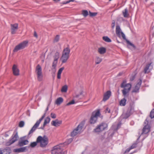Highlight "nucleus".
<instances>
[{"label":"nucleus","mask_w":154,"mask_h":154,"mask_svg":"<svg viewBox=\"0 0 154 154\" xmlns=\"http://www.w3.org/2000/svg\"><path fill=\"white\" fill-rule=\"evenodd\" d=\"M122 12L124 17H128V11L126 8L125 9V11H123Z\"/></svg>","instance_id":"nucleus-32"},{"label":"nucleus","mask_w":154,"mask_h":154,"mask_svg":"<svg viewBox=\"0 0 154 154\" xmlns=\"http://www.w3.org/2000/svg\"><path fill=\"white\" fill-rule=\"evenodd\" d=\"M72 138H69L67 140L65 143H66V144H68L70 143L72 141Z\"/></svg>","instance_id":"nucleus-41"},{"label":"nucleus","mask_w":154,"mask_h":154,"mask_svg":"<svg viewBox=\"0 0 154 154\" xmlns=\"http://www.w3.org/2000/svg\"><path fill=\"white\" fill-rule=\"evenodd\" d=\"M105 111L106 112L109 113L110 112V110L109 108L107 107L105 110Z\"/></svg>","instance_id":"nucleus-49"},{"label":"nucleus","mask_w":154,"mask_h":154,"mask_svg":"<svg viewBox=\"0 0 154 154\" xmlns=\"http://www.w3.org/2000/svg\"><path fill=\"white\" fill-rule=\"evenodd\" d=\"M134 103L133 102H131L130 103V106L129 107L128 111L129 112H130L131 114H132L134 112Z\"/></svg>","instance_id":"nucleus-18"},{"label":"nucleus","mask_w":154,"mask_h":154,"mask_svg":"<svg viewBox=\"0 0 154 154\" xmlns=\"http://www.w3.org/2000/svg\"><path fill=\"white\" fill-rule=\"evenodd\" d=\"M60 0H54V1L56 2L60 1Z\"/></svg>","instance_id":"nucleus-64"},{"label":"nucleus","mask_w":154,"mask_h":154,"mask_svg":"<svg viewBox=\"0 0 154 154\" xmlns=\"http://www.w3.org/2000/svg\"><path fill=\"white\" fill-rule=\"evenodd\" d=\"M60 38V36L59 35H57L55 37V38L54 39V42H58Z\"/></svg>","instance_id":"nucleus-37"},{"label":"nucleus","mask_w":154,"mask_h":154,"mask_svg":"<svg viewBox=\"0 0 154 154\" xmlns=\"http://www.w3.org/2000/svg\"><path fill=\"white\" fill-rule=\"evenodd\" d=\"M142 82V80L141 79H139L138 81L137 82L135 85L134 88L132 91V93H138L140 87Z\"/></svg>","instance_id":"nucleus-12"},{"label":"nucleus","mask_w":154,"mask_h":154,"mask_svg":"<svg viewBox=\"0 0 154 154\" xmlns=\"http://www.w3.org/2000/svg\"><path fill=\"white\" fill-rule=\"evenodd\" d=\"M34 36L36 38H38V35L37 34L36 32L35 31H34Z\"/></svg>","instance_id":"nucleus-53"},{"label":"nucleus","mask_w":154,"mask_h":154,"mask_svg":"<svg viewBox=\"0 0 154 154\" xmlns=\"http://www.w3.org/2000/svg\"><path fill=\"white\" fill-rule=\"evenodd\" d=\"M61 74H59L57 73V78L58 79H60L61 78Z\"/></svg>","instance_id":"nucleus-55"},{"label":"nucleus","mask_w":154,"mask_h":154,"mask_svg":"<svg viewBox=\"0 0 154 154\" xmlns=\"http://www.w3.org/2000/svg\"><path fill=\"white\" fill-rule=\"evenodd\" d=\"M44 128L45 127L44 126H42L40 128H39V129H40L43 130V129H44Z\"/></svg>","instance_id":"nucleus-59"},{"label":"nucleus","mask_w":154,"mask_h":154,"mask_svg":"<svg viewBox=\"0 0 154 154\" xmlns=\"http://www.w3.org/2000/svg\"><path fill=\"white\" fill-rule=\"evenodd\" d=\"M85 121H83L81 122L77 127L71 132V136L74 137L81 132L85 124Z\"/></svg>","instance_id":"nucleus-4"},{"label":"nucleus","mask_w":154,"mask_h":154,"mask_svg":"<svg viewBox=\"0 0 154 154\" xmlns=\"http://www.w3.org/2000/svg\"><path fill=\"white\" fill-rule=\"evenodd\" d=\"M50 117H48L45 120L44 122L48 124L49 123L50 121Z\"/></svg>","instance_id":"nucleus-38"},{"label":"nucleus","mask_w":154,"mask_h":154,"mask_svg":"<svg viewBox=\"0 0 154 154\" xmlns=\"http://www.w3.org/2000/svg\"><path fill=\"white\" fill-rule=\"evenodd\" d=\"M100 114V112L99 111L96 112L95 113L93 112L89 120L90 123L91 124L96 123L97 121V117Z\"/></svg>","instance_id":"nucleus-8"},{"label":"nucleus","mask_w":154,"mask_h":154,"mask_svg":"<svg viewBox=\"0 0 154 154\" xmlns=\"http://www.w3.org/2000/svg\"><path fill=\"white\" fill-rule=\"evenodd\" d=\"M47 124V123H46V122H44V124H43V126H44V127H45V125H46Z\"/></svg>","instance_id":"nucleus-60"},{"label":"nucleus","mask_w":154,"mask_h":154,"mask_svg":"<svg viewBox=\"0 0 154 154\" xmlns=\"http://www.w3.org/2000/svg\"><path fill=\"white\" fill-rule=\"evenodd\" d=\"M63 143H61L54 146L51 150L52 154H58L63 152Z\"/></svg>","instance_id":"nucleus-6"},{"label":"nucleus","mask_w":154,"mask_h":154,"mask_svg":"<svg viewBox=\"0 0 154 154\" xmlns=\"http://www.w3.org/2000/svg\"><path fill=\"white\" fill-rule=\"evenodd\" d=\"M137 146V143H133L130 147L131 149H133L135 148H136Z\"/></svg>","instance_id":"nucleus-44"},{"label":"nucleus","mask_w":154,"mask_h":154,"mask_svg":"<svg viewBox=\"0 0 154 154\" xmlns=\"http://www.w3.org/2000/svg\"><path fill=\"white\" fill-rule=\"evenodd\" d=\"M116 29H120V26L119 25H116Z\"/></svg>","instance_id":"nucleus-57"},{"label":"nucleus","mask_w":154,"mask_h":154,"mask_svg":"<svg viewBox=\"0 0 154 154\" xmlns=\"http://www.w3.org/2000/svg\"><path fill=\"white\" fill-rule=\"evenodd\" d=\"M150 33L152 34V37H154V29H151L150 31Z\"/></svg>","instance_id":"nucleus-52"},{"label":"nucleus","mask_w":154,"mask_h":154,"mask_svg":"<svg viewBox=\"0 0 154 154\" xmlns=\"http://www.w3.org/2000/svg\"><path fill=\"white\" fill-rule=\"evenodd\" d=\"M63 99L62 97H59L56 100L55 103L58 105H60L63 101Z\"/></svg>","instance_id":"nucleus-25"},{"label":"nucleus","mask_w":154,"mask_h":154,"mask_svg":"<svg viewBox=\"0 0 154 154\" xmlns=\"http://www.w3.org/2000/svg\"><path fill=\"white\" fill-rule=\"evenodd\" d=\"M67 86L66 85H65L63 86L61 90V91L62 92H66L67 90Z\"/></svg>","instance_id":"nucleus-30"},{"label":"nucleus","mask_w":154,"mask_h":154,"mask_svg":"<svg viewBox=\"0 0 154 154\" xmlns=\"http://www.w3.org/2000/svg\"><path fill=\"white\" fill-rule=\"evenodd\" d=\"M127 97H124V98L122 99L119 102L120 105L121 106H125L126 104V98Z\"/></svg>","instance_id":"nucleus-23"},{"label":"nucleus","mask_w":154,"mask_h":154,"mask_svg":"<svg viewBox=\"0 0 154 154\" xmlns=\"http://www.w3.org/2000/svg\"><path fill=\"white\" fill-rule=\"evenodd\" d=\"M111 95V92L110 91H107L104 94L103 101H105L108 100Z\"/></svg>","instance_id":"nucleus-15"},{"label":"nucleus","mask_w":154,"mask_h":154,"mask_svg":"<svg viewBox=\"0 0 154 154\" xmlns=\"http://www.w3.org/2000/svg\"><path fill=\"white\" fill-rule=\"evenodd\" d=\"M134 123V122L132 121L131 122V124L132 125H133V124Z\"/></svg>","instance_id":"nucleus-63"},{"label":"nucleus","mask_w":154,"mask_h":154,"mask_svg":"<svg viewBox=\"0 0 154 154\" xmlns=\"http://www.w3.org/2000/svg\"><path fill=\"white\" fill-rule=\"evenodd\" d=\"M35 71L37 75L38 80L39 81L42 80V69L41 66L38 64L36 67Z\"/></svg>","instance_id":"nucleus-11"},{"label":"nucleus","mask_w":154,"mask_h":154,"mask_svg":"<svg viewBox=\"0 0 154 154\" xmlns=\"http://www.w3.org/2000/svg\"><path fill=\"white\" fill-rule=\"evenodd\" d=\"M98 51L100 54H103L106 52V49L103 47L99 48L98 49Z\"/></svg>","instance_id":"nucleus-26"},{"label":"nucleus","mask_w":154,"mask_h":154,"mask_svg":"<svg viewBox=\"0 0 154 154\" xmlns=\"http://www.w3.org/2000/svg\"><path fill=\"white\" fill-rule=\"evenodd\" d=\"M82 14L85 17H87L88 15V12L87 10H83L82 11Z\"/></svg>","instance_id":"nucleus-33"},{"label":"nucleus","mask_w":154,"mask_h":154,"mask_svg":"<svg viewBox=\"0 0 154 154\" xmlns=\"http://www.w3.org/2000/svg\"><path fill=\"white\" fill-rule=\"evenodd\" d=\"M74 1V0H69V2H73Z\"/></svg>","instance_id":"nucleus-62"},{"label":"nucleus","mask_w":154,"mask_h":154,"mask_svg":"<svg viewBox=\"0 0 154 154\" xmlns=\"http://www.w3.org/2000/svg\"><path fill=\"white\" fill-rule=\"evenodd\" d=\"M0 154H3L2 151L1 150V149H0Z\"/></svg>","instance_id":"nucleus-61"},{"label":"nucleus","mask_w":154,"mask_h":154,"mask_svg":"<svg viewBox=\"0 0 154 154\" xmlns=\"http://www.w3.org/2000/svg\"><path fill=\"white\" fill-rule=\"evenodd\" d=\"M70 51V50L69 48V47H67L64 49L62 54L69 56Z\"/></svg>","instance_id":"nucleus-24"},{"label":"nucleus","mask_w":154,"mask_h":154,"mask_svg":"<svg viewBox=\"0 0 154 154\" xmlns=\"http://www.w3.org/2000/svg\"><path fill=\"white\" fill-rule=\"evenodd\" d=\"M28 42V41L26 40L20 43L15 47L13 50L14 52H17L19 50L24 48L27 46Z\"/></svg>","instance_id":"nucleus-7"},{"label":"nucleus","mask_w":154,"mask_h":154,"mask_svg":"<svg viewBox=\"0 0 154 154\" xmlns=\"http://www.w3.org/2000/svg\"><path fill=\"white\" fill-rule=\"evenodd\" d=\"M75 103V101L74 100H72L70 102H69V103H68L66 104V106H69L70 105L73 104Z\"/></svg>","instance_id":"nucleus-42"},{"label":"nucleus","mask_w":154,"mask_h":154,"mask_svg":"<svg viewBox=\"0 0 154 154\" xmlns=\"http://www.w3.org/2000/svg\"><path fill=\"white\" fill-rule=\"evenodd\" d=\"M51 116L53 119H55L56 118V115L55 113H51Z\"/></svg>","instance_id":"nucleus-46"},{"label":"nucleus","mask_w":154,"mask_h":154,"mask_svg":"<svg viewBox=\"0 0 154 154\" xmlns=\"http://www.w3.org/2000/svg\"><path fill=\"white\" fill-rule=\"evenodd\" d=\"M85 95L84 94V92L83 91H81L80 94L76 95L75 97L78 98L79 99H82L84 97Z\"/></svg>","instance_id":"nucleus-22"},{"label":"nucleus","mask_w":154,"mask_h":154,"mask_svg":"<svg viewBox=\"0 0 154 154\" xmlns=\"http://www.w3.org/2000/svg\"><path fill=\"white\" fill-rule=\"evenodd\" d=\"M11 29H17L18 27V24L17 23L13 24H11Z\"/></svg>","instance_id":"nucleus-34"},{"label":"nucleus","mask_w":154,"mask_h":154,"mask_svg":"<svg viewBox=\"0 0 154 154\" xmlns=\"http://www.w3.org/2000/svg\"><path fill=\"white\" fill-rule=\"evenodd\" d=\"M126 80H124L121 84L120 87L123 88L122 90V92L124 97H128L129 92L131 88V85L130 83H127Z\"/></svg>","instance_id":"nucleus-2"},{"label":"nucleus","mask_w":154,"mask_h":154,"mask_svg":"<svg viewBox=\"0 0 154 154\" xmlns=\"http://www.w3.org/2000/svg\"><path fill=\"white\" fill-rule=\"evenodd\" d=\"M101 61L102 59L99 57H98L97 58V60L95 62L96 64H98L100 63L101 62Z\"/></svg>","instance_id":"nucleus-39"},{"label":"nucleus","mask_w":154,"mask_h":154,"mask_svg":"<svg viewBox=\"0 0 154 154\" xmlns=\"http://www.w3.org/2000/svg\"><path fill=\"white\" fill-rule=\"evenodd\" d=\"M38 143H40V146L42 147H45L48 143V138L45 136L43 137L41 136H39L37 138L35 142H31L30 146L32 148L35 147Z\"/></svg>","instance_id":"nucleus-1"},{"label":"nucleus","mask_w":154,"mask_h":154,"mask_svg":"<svg viewBox=\"0 0 154 154\" xmlns=\"http://www.w3.org/2000/svg\"><path fill=\"white\" fill-rule=\"evenodd\" d=\"M144 123L146 125L144 126L143 129L142 134H146L149 133L151 127L150 126V123L149 121V117L146 118Z\"/></svg>","instance_id":"nucleus-5"},{"label":"nucleus","mask_w":154,"mask_h":154,"mask_svg":"<svg viewBox=\"0 0 154 154\" xmlns=\"http://www.w3.org/2000/svg\"><path fill=\"white\" fill-rule=\"evenodd\" d=\"M69 3V0L68 1H67L66 2H62L63 4H68V3Z\"/></svg>","instance_id":"nucleus-56"},{"label":"nucleus","mask_w":154,"mask_h":154,"mask_svg":"<svg viewBox=\"0 0 154 154\" xmlns=\"http://www.w3.org/2000/svg\"><path fill=\"white\" fill-rule=\"evenodd\" d=\"M69 57V55L62 54V57L61 58V60H62V63H64L66 62L67 60L68 59Z\"/></svg>","instance_id":"nucleus-20"},{"label":"nucleus","mask_w":154,"mask_h":154,"mask_svg":"<svg viewBox=\"0 0 154 154\" xmlns=\"http://www.w3.org/2000/svg\"><path fill=\"white\" fill-rule=\"evenodd\" d=\"M64 68L63 67H62L60 68L58 72V73L59 74H61L63 70L64 69Z\"/></svg>","instance_id":"nucleus-45"},{"label":"nucleus","mask_w":154,"mask_h":154,"mask_svg":"<svg viewBox=\"0 0 154 154\" xmlns=\"http://www.w3.org/2000/svg\"><path fill=\"white\" fill-rule=\"evenodd\" d=\"M103 40L106 42H110L112 41L111 39L108 36H103Z\"/></svg>","instance_id":"nucleus-29"},{"label":"nucleus","mask_w":154,"mask_h":154,"mask_svg":"<svg viewBox=\"0 0 154 154\" xmlns=\"http://www.w3.org/2000/svg\"><path fill=\"white\" fill-rule=\"evenodd\" d=\"M149 119L150 118L151 119H152L154 118V108L151 111L150 114Z\"/></svg>","instance_id":"nucleus-31"},{"label":"nucleus","mask_w":154,"mask_h":154,"mask_svg":"<svg viewBox=\"0 0 154 154\" xmlns=\"http://www.w3.org/2000/svg\"><path fill=\"white\" fill-rule=\"evenodd\" d=\"M25 137V136H23L20 138V140L19 141L18 143V145L19 146H22L28 143L29 141L28 140H24Z\"/></svg>","instance_id":"nucleus-13"},{"label":"nucleus","mask_w":154,"mask_h":154,"mask_svg":"<svg viewBox=\"0 0 154 154\" xmlns=\"http://www.w3.org/2000/svg\"><path fill=\"white\" fill-rule=\"evenodd\" d=\"M132 114L130 112H128V111H127V112L125 114V117L126 118H128L130 116L131 114Z\"/></svg>","instance_id":"nucleus-40"},{"label":"nucleus","mask_w":154,"mask_h":154,"mask_svg":"<svg viewBox=\"0 0 154 154\" xmlns=\"http://www.w3.org/2000/svg\"><path fill=\"white\" fill-rule=\"evenodd\" d=\"M153 64L152 63H150L146 65L144 69V72L145 73H147V71L150 67V69H152L153 68Z\"/></svg>","instance_id":"nucleus-21"},{"label":"nucleus","mask_w":154,"mask_h":154,"mask_svg":"<svg viewBox=\"0 0 154 154\" xmlns=\"http://www.w3.org/2000/svg\"><path fill=\"white\" fill-rule=\"evenodd\" d=\"M124 20V18L122 17H119L117 19L118 21H123Z\"/></svg>","instance_id":"nucleus-48"},{"label":"nucleus","mask_w":154,"mask_h":154,"mask_svg":"<svg viewBox=\"0 0 154 154\" xmlns=\"http://www.w3.org/2000/svg\"><path fill=\"white\" fill-rule=\"evenodd\" d=\"M125 40L126 41L128 45V47H129V45L131 46L134 49H135L136 48V46L134 44L131 43L130 41L128 40L126 38Z\"/></svg>","instance_id":"nucleus-27"},{"label":"nucleus","mask_w":154,"mask_h":154,"mask_svg":"<svg viewBox=\"0 0 154 154\" xmlns=\"http://www.w3.org/2000/svg\"><path fill=\"white\" fill-rule=\"evenodd\" d=\"M16 29H12L11 33L12 34H14L15 33Z\"/></svg>","instance_id":"nucleus-54"},{"label":"nucleus","mask_w":154,"mask_h":154,"mask_svg":"<svg viewBox=\"0 0 154 154\" xmlns=\"http://www.w3.org/2000/svg\"><path fill=\"white\" fill-rule=\"evenodd\" d=\"M24 122L23 121H21L19 122V126L20 128L23 127L24 125Z\"/></svg>","instance_id":"nucleus-35"},{"label":"nucleus","mask_w":154,"mask_h":154,"mask_svg":"<svg viewBox=\"0 0 154 154\" xmlns=\"http://www.w3.org/2000/svg\"><path fill=\"white\" fill-rule=\"evenodd\" d=\"M5 150L8 152H11V149L10 147H6L5 149Z\"/></svg>","instance_id":"nucleus-47"},{"label":"nucleus","mask_w":154,"mask_h":154,"mask_svg":"<svg viewBox=\"0 0 154 154\" xmlns=\"http://www.w3.org/2000/svg\"><path fill=\"white\" fill-rule=\"evenodd\" d=\"M12 69L13 73L14 75L17 76L19 75V70L16 65L14 64L13 65Z\"/></svg>","instance_id":"nucleus-16"},{"label":"nucleus","mask_w":154,"mask_h":154,"mask_svg":"<svg viewBox=\"0 0 154 154\" xmlns=\"http://www.w3.org/2000/svg\"><path fill=\"white\" fill-rule=\"evenodd\" d=\"M61 123L62 121H59L58 119H56L55 121H53L51 122V125L55 127L59 126Z\"/></svg>","instance_id":"nucleus-19"},{"label":"nucleus","mask_w":154,"mask_h":154,"mask_svg":"<svg viewBox=\"0 0 154 154\" xmlns=\"http://www.w3.org/2000/svg\"><path fill=\"white\" fill-rule=\"evenodd\" d=\"M108 127V125L104 122H102L98 125L94 129V132H99L106 129Z\"/></svg>","instance_id":"nucleus-9"},{"label":"nucleus","mask_w":154,"mask_h":154,"mask_svg":"<svg viewBox=\"0 0 154 154\" xmlns=\"http://www.w3.org/2000/svg\"><path fill=\"white\" fill-rule=\"evenodd\" d=\"M27 146L20 147L19 148L15 149H14V152H26L27 150Z\"/></svg>","instance_id":"nucleus-17"},{"label":"nucleus","mask_w":154,"mask_h":154,"mask_svg":"<svg viewBox=\"0 0 154 154\" xmlns=\"http://www.w3.org/2000/svg\"><path fill=\"white\" fill-rule=\"evenodd\" d=\"M18 138L19 137L18 135L17 132V131L15 133L14 132L11 136V138L9 140L8 142H7V145L8 146L11 145V144L17 141Z\"/></svg>","instance_id":"nucleus-10"},{"label":"nucleus","mask_w":154,"mask_h":154,"mask_svg":"<svg viewBox=\"0 0 154 154\" xmlns=\"http://www.w3.org/2000/svg\"><path fill=\"white\" fill-rule=\"evenodd\" d=\"M121 30L122 29H116V34L119 37H122L124 39H125L126 38L125 35Z\"/></svg>","instance_id":"nucleus-14"},{"label":"nucleus","mask_w":154,"mask_h":154,"mask_svg":"<svg viewBox=\"0 0 154 154\" xmlns=\"http://www.w3.org/2000/svg\"><path fill=\"white\" fill-rule=\"evenodd\" d=\"M54 60L57 61V60L59 58V53L57 52H56L55 54L54 55Z\"/></svg>","instance_id":"nucleus-28"},{"label":"nucleus","mask_w":154,"mask_h":154,"mask_svg":"<svg viewBox=\"0 0 154 154\" xmlns=\"http://www.w3.org/2000/svg\"><path fill=\"white\" fill-rule=\"evenodd\" d=\"M48 106L45 109V112L44 114L39 119V120L37 121L35 123V125L32 127L31 129L29 131L28 134V135H29L30 134L34 132L35 131L36 129L39 126L41 121L45 117L46 112H47V111H48Z\"/></svg>","instance_id":"nucleus-3"},{"label":"nucleus","mask_w":154,"mask_h":154,"mask_svg":"<svg viewBox=\"0 0 154 154\" xmlns=\"http://www.w3.org/2000/svg\"><path fill=\"white\" fill-rule=\"evenodd\" d=\"M66 154V151L62 152L61 153H60V154Z\"/></svg>","instance_id":"nucleus-58"},{"label":"nucleus","mask_w":154,"mask_h":154,"mask_svg":"<svg viewBox=\"0 0 154 154\" xmlns=\"http://www.w3.org/2000/svg\"><path fill=\"white\" fill-rule=\"evenodd\" d=\"M57 63V61H55L54 60V61L53 63L52 67L54 68V69L55 68Z\"/></svg>","instance_id":"nucleus-43"},{"label":"nucleus","mask_w":154,"mask_h":154,"mask_svg":"<svg viewBox=\"0 0 154 154\" xmlns=\"http://www.w3.org/2000/svg\"><path fill=\"white\" fill-rule=\"evenodd\" d=\"M130 147L129 148H127L126 150L125 151V153H128V152L131 149Z\"/></svg>","instance_id":"nucleus-51"},{"label":"nucleus","mask_w":154,"mask_h":154,"mask_svg":"<svg viewBox=\"0 0 154 154\" xmlns=\"http://www.w3.org/2000/svg\"><path fill=\"white\" fill-rule=\"evenodd\" d=\"M97 13L96 12H91L90 11H89V15L90 17H93L97 15Z\"/></svg>","instance_id":"nucleus-36"},{"label":"nucleus","mask_w":154,"mask_h":154,"mask_svg":"<svg viewBox=\"0 0 154 154\" xmlns=\"http://www.w3.org/2000/svg\"><path fill=\"white\" fill-rule=\"evenodd\" d=\"M115 26V21L113 20L112 23V29L114 28Z\"/></svg>","instance_id":"nucleus-50"}]
</instances>
